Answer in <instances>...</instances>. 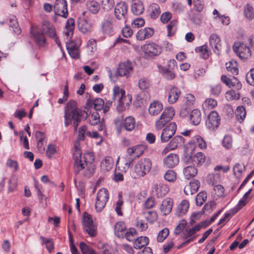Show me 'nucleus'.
I'll use <instances>...</instances> for the list:
<instances>
[{
    "mask_svg": "<svg viewBox=\"0 0 254 254\" xmlns=\"http://www.w3.org/2000/svg\"><path fill=\"white\" fill-rule=\"evenodd\" d=\"M194 141L200 149H205L207 148L206 142L201 136L196 135L194 136Z\"/></svg>",
    "mask_w": 254,
    "mask_h": 254,
    "instance_id": "obj_55",
    "label": "nucleus"
},
{
    "mask_svg": "<svg viewBox=\"0 0 254 254\" xmlns=\"http://www.w3.org/2000/svg\"><path fill=\"white\" fill-rule=\"evenodd\" d=\"M108 190L105 188L100 189L97 193L95 209L97 212H101L105 207L109 199Z\"/></svg>",
    "mask_w": 254,
    "mask_h": 254,
    "instance_id": "obj_9",
    "label": "nucleus"
},
{
    "mask_svg": "<svg viewBox=\"0 0 254 254\" xmlns=\"http://www.w3.org/2000/svg\"><path fill=\"white\" fill-rule=\"evenodd\" d=\"M102 32L107 35L111 34L113 31V25L111 20L105 19L101 24Z\"/></svg>",
    "mask_w": 254,
    "mask_h": 254,
    "instance_id": "obj_33",
    "label": "nucleus"
},
{
    "mask_svg": "<svg viewBox=\"0 0 254 254\" xmlns=\"http://www.w3.org/2000/svg\"><path fill=\"white\" fill-rule=\"evenodd\" d=\"M79 247L83 254H98L84 242L80 243Z\"/></svg>",
    "mask_w": 254,
    "mask_h": 254,
    "instance_id": "obj_52",
    "label": "nucleus"
},
{
    "mask_svg": "<svg viewBox=\"0 0 254 254\" xmlns=\"http://www.w3.org/2000/svg\"><path fill=\"white\" fill-rule=\"evenodd\" d=\"M152 167V162L149 159L144 158L139 160L135 165L132 176L134 178L144 177L148 174Z\"/></svg>",
    "mask_w": 254,
    "mask_h": 254,
    "instance_id": "obj_4",
    "label": "nucleus"
},
{
    "mask_svg": "<svg viewBox=\"0 0 254 254\" xmlns=\"http://www.w3.org/2000/svg\"><path fill=\"white\" fill-rule=\"evenodd\" d=\"M114 165V161L113 158L110 156H106L104 160L101 162V167L106 171L111 170Z\"/></svg>",
    "mask_w": 254,
    "mask_h": 254,
    "instance_id": "obj_43",
    "label": "nucleus"
},
{
    "mask_svg": "<svg viewBox=\"0 0 254 254\" xmlns=\"http://www.w3.org/2000/svg\"><path fill=\"white\" fill-rule=\"evenodd\" d=\"M173 201L170 198H166L162 202L160 207L161 212L165 215L169 214L172 209Z\"/></svg>",
    "mask_w": 254,
    "mask_h": 254,
    "instance_id": "obj_28",
    "label": "nucleus"
},
{
    "mask_svg": "<svg viewBox=\"0 0 254 254\" xmlns=\"http://www.w3.org/2000/svg\"><path fill=\"white\" fill-rule=\"evenodd\" d=\"M81 44V39L77 37L73 40L66 42V47L68 53L72 58L78 59L80 56L79 48Z\"/></svg>",
    "mask_w": 254,
    "mask_h": 254,
    "instance_id": "obj_8",
    "label": "nucleus"
},
{
    "mask_svg": "<svg viewBox=\"0 0 254 254\" xmlns=\"http://www.w3.org/2000/svg\"><path fill=\"white\" fill-rule=\"evenodd\" d=\"M42 31L49 37L53 38L55 42L57 43L60 48H62L61 43L59 40L56 37L55 28L48 21H44L42 23Z\"/></svg>",
    "mask_w": 254,
    "mask_h": 254,
    "instance_id": "obj_15",
    "label": "nucleus"
},
{
    "mask_svg": "<svg viewBox=\"0 0 254 254\" xmlns=\"http://www.w3.org/2000/svg\"><path fill=\"white\" fill-rule=\"evenodd\" d=\"M132 12L136 15L143 13L144 10V5L140 0H133L131 6Z\"/></svg>",
    "mask_w": 254,
    "mask_h": 254,
    "instance_id": "obj_26",
    "label": "nucleus"
},
{
    "mask_svg": "<svg viewBox=\"0 0 254 254\" xmlns=\"http://www.w3.org/2000/svg\"><path fill=\"white\" fill-rule=\"evenodd\" d=\"M133 66L131 62L129 61L124 62L119 64L117 69V73L115 76L111 74V71L109 70L110 78H118L119 76L128 78L133 71Z\"/></svg>",
    "mask_w": 254,
    "mask_h": 254,
    "instance_id": "obj_6",
    "label": "nucleus"
},
{
    "mask_svg": "<svg viewBox=\"0 0 254 254\" xmlns=\"http://www.w3.org/2000/svg\"><path fill=\"white\" fill-rule=\"evenodd\" d=\"M116 17L119 20L126 21L127 13V6L124 2H120L116 5L115 8Z\"/></svg>",
    "mask_w": 254,
    "mask_h": 254,
    "instance_id": "obj_16",
    "label": "nucleus"
},
{
    "mask_svg": "<svg viewBox=\"0 0 254 254\" xmlns=\"http://www.w3.org/2000/svg\"><path fill=\"white\" fill-rule=\"evenodd\" d=\"M195 98L193 95L191 94H186L185 98V105L191 107L193 105L195 102Z\"/></svg>",
    "mask_w": 254,
    "mask_h": 254,
    "instance_id": "obj_64",
    "label": "nucleus"
},
{
    "mask_svg": "<svg viewBox=\"0 0 254 254\" xmlns=\"http://www.w3.org/2000/svg\"><path fill=\"white\" fill-rule=\"evenodd\" d=\"M145 149V146L143 145H137L128 148L127 150V153L129 156L134 155L135 157H138L142 154Z\"/></svg>",
    "mask_w": 254,
    "mask_h": 254,
    "instance_id": "obj_27",
    "label": "nucleus"
},
{
    "mask_svg": "<svg viewBox=\"0 0 254 254\" xmlns=\"http://www.w3.org/2000/svg\"><path fill=\"white\" fill-rule=\"evenodd\" d=\"M195 51L199 54L201 58L204 59H207L211 53L205 45L196 48Z\"/></svg>",
    "mask_w": 254,
    "mask_h": 254,
    "instance_id": "obj_41",
    "label": "nucleus"
},
{
    "mask_svg": "<svg viewBox=\"0 0 254 254\" xmlns=\"http://www.w3.org/2000/svg\"><path fill=\"white\" fill-rule=\"evenodd\" d=\"M190 120L193 125L195 126L198 125L201 121L200 111L198 109L193 110L190 115Z\"/></svg>",
    "mask_w": 254,
    "mask_h": 254,
    "instance_id": "obj_32",
    "label": "nucleus"
},
{
    "mask_svg": "<svg viewBox=\"0 0 254 254\" xmlns=\"http://www.w3.org/2000/svg\"><path fill=\"white\" fill-rule=\"evenodd\" d=\"M169 188L167 185L163 183L155 184L153 186V192L157 197H163L169 192Z\"/></svg>",
    "mask_w": 254,
    "mask_h": 254,
    "instance_id": "obj_18",
    "label": "nucleus"
},
{
    "mask_svg": "<svg viewBox=\"0 0 254 254\" xmlns=\"http://www.w3.org/2000/svg\"><path fill=\"white\" fill-rule=\"evenodd\" d=\"M217 106V101L211 98L206 99L202 104V107L204 110L212 109Z\"/></svg>",
    "mask_w": 254,
    "mask_h": 254,
    "instance_id": "obj_49",
    "label": "nucleus"
},
{
    "mask_svg": "<svg viewBox=\"0 0 254 254\" xmlns=\"http://www.w3.org/2000/svg\"><path fill=\"white\" fill-rule=\"evenodd\" d=\"M179 162V156L174 153H170L163 159V164L167 168H172Z\"/></svg>",
    "mask_w": 254,
    "mask_h": 254,
    "instance_id": "obj_19",
    "label": "nucleus"
},
{
    "mask_svg": "<svg viewBox=\"0 0 254 254\" xmlns=\"http://www.w3.org/2000/svg\"><path fill=\"white\" fill-rule=\"evenodd\" d=\"M98 123H100V116L97 112H94L89 116V123L92 126H95Z\"/></svg>",
    "mask_w": 254,
    "mask_h": 254,
    "instance_id": "obj_58",
    "label": "nucleus"
},
{
    "mask_svg": "<svg viewBox=\"0 0 254 254\" xmlns=\"http://www.w3.org/2000/svg\"><path fill=\"white\" fill-rule=\"evenodd\" d=\"M96 41L94 39H90L87 42L86 45V52L89 54L91 55L96 51Z\"/></svg>",
    "mask_w": 254,
    "mask_h": 254,
    "instance_id": "obj_54",
    "label": "nucleus"
},
{
    "mask_svg": "<svg viewBox=\"0 0 254 254\" xmlns=\"http://www.w3.org/2000/svg\"><path fill=\"white\" fill-rule=\"evenodd\" d=\"M247 194H245L241 200H239L237 205L235 208V211L233 212L234 214L240 210L243 207H244L248 202Z\"/></svg>",
    "mask_w": 254,
    "mask_h": 254,
    "instance_id": "obj_57",
    "label": "nucleus"
},
{
    "mask_svg": "<svg viewBox=\"0 0 254 254\" xmlns=\"http://www.w3.org/2000/svg\"><path fill=\"white\" fill-rule=\"evenodd\" d=\"M184 141L185 139L182 136L177 135L169 143L174 149H175L182 146L184 145Z\"/></svg>",
    "mask_w": 254,
    "mask_h": 254,
    "instance_id": "obj_38",
    "label": "nucleus"
},
{
    "mask_svg": "<svg viewBox=\"0 0 254 254\" xmlns=\"http://www.w3.org/2000/svg\"><path fill=\"white\" fill-rule=\"evenodd\" d=\"M199 187L200 182L198 180H194L185 186L184 191L187 195H192L198 191Z\"/></svg>",
    "mask_w": 254,
    "mask_h": 254,
    "instance_id": "obj_20",
    "label": "nucleus"
},
{
    "mask_svg": "<svg viewBox=\"0 0 254 254\" xmlns=\"http://www.w3.org/2000/svg\"><path fill=\"white\" fill-rule=\"evenodd\" d=\"M209 45L213 52L217 55H219L222 50L221 40L219 36L216 34L210 35L209 39Z\"/></svg>",
    "mask_w": 254,
    "mask_h": 254,
    "instance_id": "obj_17",
    "label": "nucleus"
},
{
    "mask_svg": "<svg viewBox=\"0 0 254 254\" xmlns=\"http://www.w3.org/2000/svg\"><path fill=\"white\" fill-rule=\"evenodd\" d=\"M226 67L228 71L234 74L238 73V64L236 61L231 60L226 63Z\"/></svg>",
    "mask_w": 254,
    "mask_h": 254,
    "instance_id": "obj_45",
    "label": "nucleus"
},
{
    "mask_svg": "<svg viewBox=\"0 0 254 254\" xmlns=\"http://www.w3.org/2000/svg\"><path fill=\"white\" fill-rule=\"evenodd\" d=\"M181 92L176 87H173L169 91L168 101L170 104H174L177 102L180 97Z\"/></svg>",
    "mask_w": 254,
    "mask_h": 254,
    "instance_id": "obj_25",
    "label": "nucleus"
},
{
    "mask_svg": "<svg viewBox=\"0 0 254 254\" xmlns=\"http://www.w3.org/2000/svg\"><path fill=\"white\" fill-rule=\"evenodd\" d=\"M149 243V239L145 236H141L137 238L134 242V248L136 249H140L145 247Z\"/></svg>",
    "mask_w": 254,
    "mask_h": 254,
    "instance_id": "obj_36",
    "label": "nucleus"
},
{
    "mask_svg": "<svg viewBox=\"0 0 254 254\" xmlns=\"http://www.w3.org/2000/svg\"><path fill=\"white\" fill-rule=\"evenodd\" d=\"M141 49L145 55L150 57L158 56L162 52L161 47L154 43L144 44Z\"/></svg>",
    "mask_w": 254,
    "mask_h": 254,
    "instance_id": "obj_12",
    "label": "nucleus"
},
{
    "mask_svg": "<svg viewBox=\"0 0 254 254\" xmlns=\"http://www.w3.org/2000/svg\"><path fill=\"white\" fill-rule=\"evenodd\" d=\"M126 230V226L123 222H118L114 227V231L116 235L119 238L123 237L124 233Z\"/></svg>",
    "mask_w": 254,
    "mask_h": 254,
    "instance_id": "obj_39",
    "label": "nucleus"
},
{
    "mask_svg": "<svg viewBox=\"0 0 254 254\" xmlns=\"http://www.w3.org/2000/svg\"><path fill=\"white\" fill-rule=\"evenodd\" d=\"M86 6L87 9L93 14L97 13L100 9L99 3L94 0L87 1Z\"/></svg>",
    "mask_w": 254,
    "mask_h": 254,
    "instance_id": "obj_34",
    "label": "nucleus"
},
{
    "mask_svg": "<svg viewBox=\"0 0 254 254\" xmlns=\"http://www.w3.org/2000/svg\"><path fill=\"white\" fill-rule=\"evenodd\" d=\"M190 157L191 161L197 165H201L205 161V156L201 152H197Z\"/></svg>",
    "mask_w": 254,
    "mask_h": 254,
    "instance_id": "obj_40",
    "label": "nucleus"
},
{
    "mask_svg": "<svg viewBox=\"0 0 254 254\" xmlns=\"http://www.w3.org/2000/svg\"><path fill=\"white\" fill-rule=\"evenodd\" d=\"M123 127L127 131H132L135 127V121L132 116H128L125 118L123 122Z\"/></svg>",
    "mask_w": 254,
    "mask_h": 254,
    "instance_id": "obj_31",
    "label": "nucleus"
},
{
    "mask_svg": "<svg viewBox=\"0 0 254 254\" xmlns=\"http://www.w3.org/2000/svg\"><path fill=\"white\" fill-rule=\"evenodd\" d=\"M244 14L246 17L249 19L254 18V10L253 7L249 4L247 5L244 9Z\"/></svg>",
    "mask_w": 254,
    "mask_h": 254,
    "instance_id": "obj_61",
    "label": "nucleus"
},
{
    "mask_svg": "<svg viewBox=\"0 0 254 254\" xmlns=\"http://www.w3.org/2000/svg\"><path fill=\"white\" fill-rule=\"evenodd\" d=\"M183 172L185 178L189 180L196 176L197 170L194 166H189L184 168Z\"/></svg>",
    "mask_w": 254,
    "mask_h": 254,
    "instance_id": "obj_37",
    "label": "nucleus"
},
{
    "mask_svg": "<svg viewBox=\"0 0 254 254\" xmlns=\"http://www.w3.org/2000/svg\"><path fill=\"white\" fill-rule=\"evenodd\" d=\"M169 231L168 228H164L161 230L157 236V240L158 242H162L168 236Z\"/></svg>",
    "mask_w": 254,
    "mask_h": 254,
    "instance_id": "obj_60",
    "label": "nucleus"
},
{
    "mask_svg": "<svg viewBox=\"0 0 254 254\" xmlns=\"http://www.w3.org/2000/svg\"><path fill=\"white\" fill-rule=\"evenodd\" d=\"M93 105L96 111H101L103 109L104 101L101 98H97L94 100Z\"/></svg>",
    "mask_w": 254,
    "mask_h": 254,
    "instance_id": "obj_63",
    "label": "nucleus"
},
{
    "mask_svg": "<svg viewBox=\"0 0 254 254\" xmlns=\"http://www.w3.org/2000/svg\"><path fill=\"white\" fill-rule=\"evenodd\" d=\"M161 115L166 120L170 121L175 115V111L173 108L169 107L164 109Z\"/></svg>",
    "mask_w": 254,
    "mask_h": 254,
    "instance_id": "obj_50",
    "label": "nucleus"
},
{
    "mask_svg": "<svg viewBox=\"0 0 254 254\" xmlns=\"http://www.w3.org/2000/svg\"><path fill=\"white\" fill-rule=\"evenodd\" d=\"M224 83L233 90H240L242 88V84L240 80H222Z\"/></svg>",
    "mask_w": 254,
    "mask_h": 254,
    "instance_id": "obj_44",
    "label": "nucleus"
},
{
    "mask_svg": "<svg viewBox=\"0 0 254 254\" xmlns=\"http://www.w3.org/2000/svg\"><path fill=\"white\" fill-rule=\"evenodd\" d=\"M163 104L159 101L154 100L152 102L148 108L149 114L151 116H157L162 110Z\"/></svg>",
    "mask_w": 254,
    "mask_h": 254,
    "instance_id": "obj_21",
    "label": "nucleus"
},
{
    "mask_svg": "<svg viewBox=\"0 0 254 254\" xmlns=\"http://www.w3.org/2000/svg\"><path fill=\"white\" fill-rule=\"evenodd\" d=\"M64 112L65 126L67 127L72 124L74 131L76 132L84 112L77 108L76 102L74 100H70L67 103Z\"/></svg>",
    "mask_w": 254,
    "mask_h": 254,
    "instance_id": "obj_2",
    "label": "nucleus"
},
{
    "mask_svg": "<svg viewBox=\"0 0 254 254\" xmlns=\"http://www.w3.org/2000/svg\"><path fill=\"white\" fill-rule=\"evenodd\" d=\"M77 25L79 30L83 33H87L90 31L91 24L86 20L79 19Z\"/></svg>",
    "mask_w": 254,
    "mask_h": 254,
    "instance_id": "obj_35",
    "label": "nucleus"
},
{
    "mask_svg": "<svg viewBox=\"0 0 254 254\" xmlns=\"http://www.w3.org/2000/svg\"><path fill=\"white\" fill-rule=\"evenodd\" d=\"M201 227V225L197 224L192 228L186 229L183 232V239L185 241L178 247V249H180L185 246L186 245L195 240L196 238V236L194 235V234L198 232Z\"/></svg>",
    "mask_w": 254,
    "mask_h": 254,
    "instance_id": "obj_7",
    "label": "nucleus"
},
{
    "mask_svg": "<svg viewBox=\"0 0 254 254\" xmlns=\"http://www.w3.org/2000/svg\"><path fill=\"white\" fill-rule=\"evenodd\" d=\"M74 20L73 18L68 19L65 26V29L63 33L69 40L72 37L74 29Z\"/></svg>",
    "mask_w": 254,
    "mask_h": 254,
    "instance_id": "obj_24",
    "label": "nucleus"
},
{
    "mask_svg": "<svg viewBox=\"0 0 254 254\" xmlns=\"http://www.w3.org/2000/svg\"><path fill=\"white\" fill-rule=\"evenodd\" d=\"M31 33L32 35L35 42L40 46H42L45 43V38L43 33L35 27H32L31 29Z\"/></svg>",
    "mask_w": 254,
    "mask_h": 254,
    "instance_id": "obj_22",
    "label": "nucleus"
},
{
    "mask_svg": "<svg viewBox=\"0 0 254 254\" xmlns=\"http://www.w3.org/2000/svg\"><path fill=\"white\" fill-rule=\"evenodd\" d=\"M115 4L114 0H102L101 5L103 9L109 10L112 9Z\"/></svg>",
    "mask_w": 254,
    "mask_h": 254,
    "instance_id": "obj_59",
    "label": "nucleus"
},
{
    "mask_svg": "<svg viewBox=\"0 0 254 254\" xmlns=\"http://www.w3.org/2000/svg\"><path fill=\"white\" fill-rule=\"evenodd\" d=\"M154 33L153 29L151 28H145L140 29L136 34V38L139 40H143L151 37Z\"/></svg>",
    "mask_w": 254,
    "mask_h": 254,
    "instance_id": "obj_23",
    "label": "nucleus"
},
{
    "mask_svg": "<svg viewBox=\"0 0 254 254\" xmlns=\"http://www.w3.org/2000/svg\"><path fill=\"white\" fill-rule=\"evenodd\" d=\"M189 206V201L186 199L183 200L177 208V214L179 216L184 215L188 211Z\"/></svg>",
    "mask_w": 254,
    "mask_h": 254,
    "instance_id": "obj_30",
    "label": "nucleus"
},
{
    "mask_svg": "<svg viewBox=\"0 0 254 254\" xmlns=\"http://www.w3.org/2000/svg\"><path fill=\"white\" fill-rule=\"evenodd\" d=\"M9 26L12 28V30L16 34L19 35L20 34L21 30L19 27L17 20L15 17H12L9 19Z\"/></svg>",
    "mask_w": 254,
    "mask_h": 254,
    "instance_id": "obj_46",
    "label": "nucleus"
},
{
    "mask_svg": "<svg viewBox=\"0 0 254 254\" xmlns=\"http://www.w3.org/2000/svg\"><path fill=\"white\" fill-rule=\"evenodd\" d=\"M192 1L194 5V8L197 11L201 12L204 8L203 0H188V3L189 5H191Z\"/></svg>",
    "mask_w": 254,
    "mask_h": 254,
    "instance_id": "obj_47",
    "label": "nucleus"
},
{
    "mask_svg": "<svg viewBox=\"0 0 254 254\" xmlns=\"http://www.w3.org/2000/svg\"><path fill=\"white\" fill-rule=\"evenodd\" d=\"M177 130V125L171 122L162 130L160 138L162 142H167L175 134Z\"/></svg>",
    "mask_w": 254,
    "mask_h": 254,
    "instance_id": "obj_13",
    "label": "nucleus"
},
{
    "mask_svg": "<svg viewBox=\"0 0 254 254\" xmlns=\"http://www.w3.org/2000/svg\"><path fill=\"white\" fill-rule=\"evenodd\" d=\"M233 50L241 59L246 60L251 57L252 53L249 47L245 44L236 42L233 46Z\"/></svg>",
    "mask_w": 254,
    "mask_h": 254,
    "instance_id": "obj_10",
    "label": "nucleus"
},
{
    "mask_svg": "<svg viewBox=\"0 0 254 254\" xmlns=\"http://www.w3.org/2000/svg\"><path fill=\"white\" fill-rule=\"evenodd\" d=\"M148 12L151 18H157L161 13V10L159 5L155 3H151L147 9Z\"/></svg>",
    "mask_w": 254,
    "mask_h": 254,
    "instance_id": "obj_29",
    "label": "nucleus"
},
{
    "mask_svg": "<svg viewBox=\"0 0 254 254\" xmlns=\"http://www.w3.org/2000/svg\"><path fill=\"white\" fill-rule=\"evenodd\" d=\"M220 123L221 117L218 113L215 110L211 111L206 118V127L210 131H215L219 127Z\"/></svg>",
    "mask_w": 254,
    "mask_h": 254,
    "instance_id": "obj_5",
    "label": "nucleus"
},
{
    "mask_svg": "<svg viewBox=\"0 0 254 254\" xmlns=\"http://www.w3.org/2000/svg\"><path fill=\"white\" fill-rule=\"evenodd\" d=\"M40 239L46 245L47 250L49 252H51L54 249V243L51 239H45L44 237L41 236Z\"/></svg>",
    "mask_w": 254,
    "mask_h": 254,
    "instance_id": "obj_62",
    "label": "nucleus"
},
{
    "mask_svg": "<svg viewBox=\"0 0 254 254\" xmlns=\"http://www.w3.org/2000/svg\"><path fill=\"white\" fill-rule=\"evenodd\" d=\"M235 114L237 120L240 123H242L246 116V111L245 107L243 106H238L237 108Z\"/></svg>",
    "mask_w": 254,
    "mask_h": 254,
    "instance_id": "obj_42",
    "label": "nucleus"
},
{
    "mask_svg": "<svg viewBox=\"0 0 254 254\" xmlns=\"http://www.w3.org/2000/svg\"><path fill=\"white\" fill-rule=\"evenodd\" d=\"M207 197L206 192L202 191L199 192L196 196V204L197 206H201L206 200Z\"/></svg>",
    "mask_w": 254,
    "mask_h": 254,
    "instance_id": "obj_51",
    "label": "nucleus"
},
{
    "mask_svg": "<svg viewBox=\"0 0 254 254\" xmlns=\"http://www.w3.org/2000/svg\"><path fill=\"white\" fill-rule=\"evenodd\" d=\"M116 98L118 101L117 109L120 112H122L128 109L132 100L131 96L129 94L126 95L125 91L118 86H115L113 89V99L115 100Z\"/></svg>",
    "mask_w": 254,
    "mask_h": 254,
    "instance_id": "obj_3",
    "label": "nucleus"
},
{
    "mask_svg": "<svg viewBox=\"0 0 254 254\" xmlns=\"http://www.w3.org/2000/svg\"><path fill=\"white\" fill-rule=\"evenodd\" d=\"M82 225L85 231L91 236L94 237L96 235V228L91 218V216L86 212L83 215Z\"/></svg>",
    "mask_w": 254,
    "mask_h": 254,
    "instance_id": "obj_11",
    "label": "nucleus"
},
{
    "mask_svg": "<svg viewBox=\"0 0 254 254\" xmlns=\"http://www.w3.org/2000/svg\"><path fill=\"white\" fill-rule=\"evenodd\" d=\"M55 14L66 18L68 16L67 2L65 0H56L54 5Z\"/></svg>",
    "mask_w": 254,
    "mask_h": 254,
    "instance_id": "obj_14",
    "label": "nucleus"
},
{
    "mask_svg": "<svg viewBox=\"0 0 254 254\" xmlns=\"http://www.w3.org/2000/svg\"><path fill=\"white\" fill-rule=\"evenodd\" d=\"M146 220L150 223H153L156 221L158 218V215L155 211H149L147 212H144Z\"/></svg>",
    "mask_w": 254,
    "mask_h": 254,
    "instance_id": "obj_48",
    "label": "nucleus"
},
{
    "mask_svg": "<svg viewBox=\"0 0 254 254\" xmlns=\"http://www.w3.org/2000/svg\"><path fill=\"white\" fill-rule=\"evenodd\" d=\"M169 121L166 120L162 115L156 120L155 122V128L156 130H159L162 129Z\"/></svg>",
    "mask_w": 254,
    "mask_h": 254,
    "instance_id": "obj_56",
    "label": "nucleus"
},
{
    "mask_svg": "<svg viewBox=\"0 0 254 254\" xmlns=\"http://www.w3.org/2000/svg\"><path fill=\"white\" fill-rule=\"evenodd\" d=\"M73 158V172L75 175L83 171L85 177H90L94 173L95 166L93 164L94 158L93 153H86L82 156L80 149L75 147Z\"/></svg>",
    "mask_w": 254,
    "mask_h": 254,
    "instance_id": "obj_1",
    "label": "nucleus"
},
{
    "mask_svg": "<svg viewBox=\"0 0 254 254\" xmlns=\"http://www.w3.org/2000/svg\"><path fill=\"white\" fill-rule=\"evenodd\" d=\"M164 178L167 181L174 183L177 179V174L173 170H169L165 173Z\"/></svg>",
    "mask_w": 254,
    "mask_h": 254,
    "instance_id": "obj_53",
    "label": "nucleus"
}]
</instances>
